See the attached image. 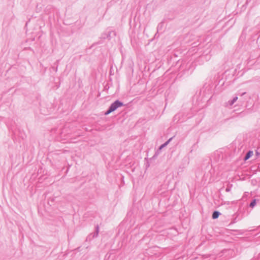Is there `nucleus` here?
<instances>
[{"label": "nucleus", "mask_w": 260, "mask_h": 260, "mask_svg": "<svg viewBox=\"0 0 260 260\" xmlns=\"http://www.w3.org/2000/svg\"><path fill=\"white\" fill-rule=\"evenodd\" d=\"M253 152L252 151H248L244 158V160H247L251 156L253 155Z\"/></svg>", "instance_id": "obj_2"}, {"label": "nucleus", "mask_w": 260, "mask_h": 260, "mask_svg": "<svg viewBox=\"0 0 260 260\" xmlns=\"http://www.w3.org/2000/svg\"><path fill=\"white\" fill-rule=\"evenodd\" d=\"M256 204V200H254L250 204V206L253 208Z\"/></svg>", "instance_id": "obj_4"}, {"label": "nucleus", "mask_w": 260, "mask_h": 260, "mask_svg": "<svg viewBox=\"0 0 260 260\" xmlns=\"http://www.w3.org/2000/svg\"><path fill=\"white\" fill-rule=\"evenodd\" d=\"M122 106H123V104L121 102L118 101H115L111 105L110 107L109 108V109L105 113V114H109V113L116 110L117 108H118V107H120Z\"/></svg>", "instance_id": "obj_1"}, {"label": "nucleus", "mask_w": 260, "mask_h": 260, "mask_svg": "<svg viewBox=\"0 0 260 260\" xmlns=\"http://www.w3.org/2000/svg\"><path fill=\"white\" fill-rule=\"evenodd\" d=\"M169 141H170V140H169L168 141H167V142L166 143H165L164 145H161V147H160V148H161L162 147H164V146H166V145L168 144V143H169Z\"/></svg>", "instance_id": "obj_5"}, {"label": "nucleus", "mask_w": 260, "mask_h": 260, "mask_svg": "<svg viewBox=\"0 0 260 260\" xmlns=\"http://www.w3.org/2000/svg\"><path fill=\"white\" fill-rule=\"evenodd\" d=\"M219 215V213L218 211H215L213 212V213L212 214V218L213 219L217 218L218 217Z\"/></svg>", "instance_id": "obj_3"}]
</instances>
